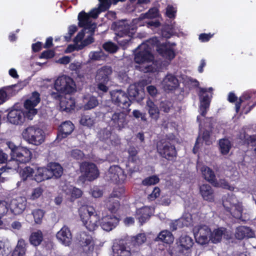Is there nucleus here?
<instances>
[{"label":"nucleus","instance_id":"obj_1","mask_svg":"<svg viewBox=\"0 0 256 256\" xmlns=\"http://www.w3.org/2000/svg\"><path fill=\"white\" fill-rule=\"evenodd\" d=\"M78 214L84 226L90 232L96 230L99 225L106 231H110L118 224L120 219L113 214L106 215L101 220L95 208L90 206H82L78 209Z\"/></svg>","mask_w":256,"mask_h":256},{"label":"nucleus","instance_id":"obj_2","mask_svg":"<svg viewBox=\"0 0 256 256\" xmlns=\"http://www.w3.org/2000/svg\"><path fill=\"white\" fill-rule=\"evenodd\" d=\"M8 148L10 150L11 159L6 163L5 169L16 170L19 166L18 162L26 164L32 158V152L26 147L17 146L11 142H6Z\"/></svg>","mask_w":256,"mask_h":256},{"label":"nucleus","instance_id":"obj_3","mask_svg":"<svg viewBox=\"0 0 256 256\" xmlns=\"http://www.w3.org/2000/svg\"><path fill=\"white\" fill-rule=\"evenodd\" d=\"M116 36L115 40L121 46H126L131 40L134 34V30L124 22H114Z\"/></svg>","mask_w":256,"mask_h":256},{"label":"nucleus","instance_id":"obj_4","mask_svg":"<svg viewBox=\"0 0 256 256\" xmlns=\"http://www.w3.org/2000/svg\"><path fill=\"white\" fill-rule=\"evenodd\" d=\"M156 148L159 154L168 160L173 161L177 156V151L173 142V138H168L167 140L158 142L156 144Z\"/></svg>","mask_w":256,"mask_h":256},{"label":"nucleus","instance_id":"obj_5","mask_svg":"<svg viewBox=\"0 0 256 256\" xmlns=\"http://www.w3.org/2000/svg\"><path fill=\"white\" fill-rule=\"evenodd\" d=\"M24 139L28 143L39 146L44 140L45 136L44 131L40 128L34 126H29L22 132Z\"/></svg>","mask_w":256,"mask_h":256},{"label":"nucleus","instance_id":"obj_6","mask_svg":"<svg viewBox=\"0 0 256 256\" xmlns=\"http://www.w3.org/2000/svg\"><path fill=\"white\" fill-rule=\"evenodd\" d=\"M54 87L56 91L62 94H70L76 91V84L74 80L66 75L58 78L55 80Z\"/></svg>","mask_w":256,"mask_h":256},{"label":"nucleus","instance_id":"obj_7","mask_svg":"<svg viewBox=\"0 0 256 256\" xmlns=\"http://www.w3.org/2000/svg\"><path fill=\"white\" fill-rule=\"evenodd\" d=\"M80 170L83 176H80V180L92 181L99 176V171L96 164L90 162H82L80 166Z\"/></svg>","mask_w":256,"mask_h":256},{"label":"nucleus","instance_id":"obj_8","mask_svg":"<svg viewBox=\"0 0 256 256\" xmlns=\"http://www.w3.org/2000/svg\"><path fill=\"white\" fill-rule=\"evenodd\" d=\"M192 238L187 235H182L177 242L176 256H190L191 248L194 244Z\"/></svg>","mask_w":256,"mask_h":256},{"label":"nucleus","instance_id":"obj_9","mask_svg":"<svg viewBox=\"0 0 256 256\" xmlns=\"http://www.w3.org/2000/svg\"><path fill=\"white\" fill-rule=\"evenodd\" d=\"M112 102L123 109H126L131 105L128 94L121 90H114L110 92Z\"/></svg>","mask_w":256,"mask_h":256},{"label":"nucleus","instance_id":"obj_10","mask_svg":"<svg viewBox=\"0 0 256 256\" xmlns=\"http://www.w3.org/2000/svg\"><path fill=\"white\" fill-rule=\"evenodd\" d=\"M154 56L151 52L150 48L146 44H141L137 48V52L134 54V60L136 63L140 64L151 62L153 60Z\"/></svg>","mask_w":256,"mask_h":256},{"label":"nucleus","instance_id":"obj_11","mask_svg":"<svg viewBox=\"0 0 256 256\" xmlns=\"http://www.w3.org/2000/svg\"><path fill=\"white\" fill-rule=\"evenodd\" d=\"M126 114L124 112H116L111 115L109 126L112 130H121L127 124Z\"/></svg>","mask_w":256,"mask_h":256},{"label":"nucleus","instance_id":"obj_12","mask_svg":"<svg viewBox=\"0 0 256 256\" xmlns=\"http://www.w3.org/2000/svg\"><path fill=\"white\" fill-rule=\"evenodd\" d=\"M130 242L124 240L115 243L112 246L114 256H132V252Z\"/></svg>","mask_w":256,"mask_h":256},{"label":"nucleus","instance_id":"obj_13","mask_svg":"<svg viewBox=\"0 0 256 256\" xmlns=\"http://www.w3.org/2000/svg\"><path fill=\"white\" fill-rule=\"evenodd\" d=\"M128 96L130 100V104L136 102H140L144 98L145 92L144 88L139 85L131 84L128 88Z\"/></svg>","mask_w":256,"mask_h":256},{"label":"nucleus","instance_id":"obj_14","mask_svg":"<svg viewBox=\"0 0 256 256\" xmlns=\"http://www.w3.org/2000/svg\"><path fill=\"white\" fill-rule=\"evenodd\" d=\"M26 200L24 198L19 197L10 201L9 208L12 213L14 215L22 213L26 208Z\"/></svg>","mask_w":256,"mask_h":256},{"label":"nucleus","instance_id":"obj_15","mask_svg":"<svg viewBox=\"0 0 256 256\" xmlns=\"http://www.w3.org/2000/svg\"><path fill=\"white\" fill-rule=\"evenodd\" d=\"M26 116L24 112L20 110H11L8 113V121L14 124L19 125L24 123Z\"/></svg>","mask_w":256,"mask_h":256},{"label":"nucleus","instance_id":"obj_16","mask_svg":"<svg viewBox=\"0 0 256 256\" xmlns=\"http://www.w3.org/2000/svg\"><path fill=\"white\" fill-rule=\"evenodd\" d=\"M211 235V230L208 227L204 226L198 228L197 232L194 234L196 242L202 245L207 244Z\"/></svg>","mask_w":256,"mask_h":256},{"label":"nucleus","instance_id":"obj_17","mask_svg":"<svg viewBox=\"0 0 256 256\" xmlns=\"http://www.w3.org/2000/svg\"><path fill=\"white\" fill-rule=\"evenodd\" d=\"M152 214V208L147 206L136 209L135 214L136 218L138 220L140 225H143Z\"/></svg>","mask_w":256,"mask_h":256},{"label":"nucleus","instance_id":"obj_18","mask_svg":"<svg viewBox=\"0 0 256 256\" xmlns=\"http://www.w3.org/2000/svg\"><path fill=\"white\" fill-rule=\"evenodd\" d=\"M162 84L164 90H174L179 86L177 78L172 74H168L163 79Z\"/></svg>","mask_w":256,"mask_h":256},{"label":"nucleus","instance_id":"obj_19","mask_svg":"<svg viewBox=\"0 0 256 256\" xmlns=\"http://www.w3.org/2000/svg\"><path fill=\"white\" fill-rule=\"evenodd\" d=\"M207 92L206 88H201L200 89L199 96L200 102V114L202 116H205L207 113V110L208 109L210 105V100L208 94L202 96V94H204Z\"/></svg>","mask_w":256,"mask_h":256},{"label":"nucleus","instance_id":"obj_20","mask_svg":"<svg viewBox=\"0 0 256 256\" xmlns=\"http://www.w3.org/2000/svg\"><path fill=\"white\" fill-rule=\"evenodd\" d=\"M80 243L84 250L86 254L94 250V244L92 236L86 232H82L80 235Z\"/></svg>","mask_w":256,"mask_h":256},{"label":"nucleus","instance_id":"obj_21","mask_svg":"<svg viewBox=\"0 0 256 256\" xmlns=\"http://www.w3.org/2000/svg\"><path fill=\"white\" fill-rule=\"evenodd\" d=\"M112 70L109 66H105L98 68L96 71L95 76L96 82H108L110 76L112 74Z\"/></svg>","mask_w":256,"mask_h":256},{"label":"nucleus","instance_id":"obj_22","mask_svg":"<svg viewBox=\"0 0 256 256\" xmlns=\"http://www.w3.org/2000/svg\"><path fill=\"white\" fill-rule=\"evenodd\" d=\"M74 128V126L70 121L63 122L58 128V132L57 135L58 138L62 140L66 138L72 133Z\"/></svg>","mask_w":256,"mask_h":256},{"label":"nucleus","instance_id":"obj_23","mask_svg":"<svg viewBox=\"0 0 256 256\" xmlns=\"http://www.w3.org/2000/svg\"><path fill=\"white\" fill-rule=\"evenodd\" d=\"M108 172L110 178L116 182H120L126 178V175L124 174V170L118 165L110 166L108 170Z\"/></svg>","mask_w":256,"mask_h":256},{"label":"nucleus","instance_id":"obj_24","mask_svg":"<svg viewBox=\"0 0 256 256\" xmlns=\"http://www.w3.org/2000/svg\"><path fill=\"white\" fill-rule=\"evenodd\" d=\"M56 236L58 240L65 246H69L72 240V235L68 227L64 226L58 231Z\"/></svg>","mask_w":256,"mask_h":256},{"label":"nucleus","instance_id":"obj_25","mask_svg":"<svg viewBox=\"0 0 256 256\" xmlns=\"http://www.w3.org/2000/svg\"><path fill=\"white\" fill-rule=\"evenodd\" d=\"M76 105L75 99L70 95L66 96L61 98L60 102V110L66 112L74 110Z\"/></svg>","mask_w":256,"mask_h":256},{"label":"nucleus","instance_id":"obj_26","mask_svg":"<svg viewBox=\"0 0 256 256\" xmlns=\"http://www.w3.org/2000/svg\"><path fill=\"white\" fill-rule=\"evenodd\" d=\"M50 179H57L61 177L63 174V168L57 162H50L47 166Z\"/></svg>","mask_w":256,"mask_h":256},{"label":"nucleus","instance_id":"obj_27","mask_svg":"<svg viewBox=\"0 0 256 256\" xmlns=\"http://www.w3.org/2000/svg\"><path fill=\"white\" fill-rule=\"evenodd\" d=\"M157 52L160 56L170 60H172L176 56L174 50L168 47L166 42L162 43L161 46H160L157 49Z\"/></svg>","mask_w":256,"mask_h":256},{"label":"nucleus","instance_id":"obj_28","mask_svg":"<svg viewBox=\"0 0 256 256\" xmlns=\"http://www.w3.org/2000/svg\"><path fill=\"white\" fill-rule=\"evenodd\" d=\"M235 236L238 240H242L244 238H254V233L249 227L240 226L236 229Z\"/></svg>","mask_w":256,"mask_h":256},{"label":"nucleus","instance_id":"obj_29","mask_svg":"<svg viewBox=\"0 0 256 256\" xmlns=\"http://www.w3.org/2000/svg\"><path fill=\"white\" fill-rule=\"evenodd\" d=\"M146 108L152 119L154 120H157L158 119L160 110L154 102L150 98L146 102Z\"/></svg>","mask_w":256,"mask_h":256},{"label":"nucleus","instance_id":"obj_30","mask_svg":"<svg viewBox=\"0 0 256 256\" xmlns=\"http://www.w3.org/2000/svg\"><path fill=\"white\" fill-rule=\"evenodd\" d=\"M250 97L249 96H244L242 97H240L238 99L236 95L233 92H229L228 97V100L230 103L236 102L235 104L236 112L238 114L240 110V108L244 99L248 100Z\"/></svg>","mask_w":256,"mask_h":256},{"label":"nucleus","instance_id":"obj_31","mask_svg":"<svg viewBox=\"0 0 256 256\" xmlns=\"http://www.w3.org/2000/svg\"><path fill=\"white\" fill-rule=\"evenodd\" d=\"M90 16L84 10L80 12L78 15V25L80 28H83L86 29H89L92 28V22L90 20Z\"/></svg>","mask_w":256,"mask_h":256},{"label":"nucleus","instance_id":"obj_32","mask_svg":"<svg viewBox=\"0 0 256 256\" xmlns=\"http://www.w3.org/2000/svg\"><path fill=\"white\" fill-rule=\"evenodd\" d=\"M200 194L203 198L209 202L214 200V190L210 186L207 184H204L200 186Z\"/></svg>","mask_w":256,"mask_h":256},{"label":"nucleus","instance_id":"obj_33","mask_svg":"<svg viewBox=\"0 0 256 256\" xmlns=\"http://www.w3.org/2000/svg\"><path fill=\"white\" fill-rule=\"evenodd\" d=\"M28 244L24 239H19L14 250L12 254V256H24L26 251Z\"/></svg>","mask_w":256,"mask_h":256},{"label":"nucleus","instance_id":"obj_34","mask_svg":"<svg viewBox=\"0 0 256 256\" xmlns=\"http://www.w3.org/2000/svg\"><path fill=\"white\" fill-rule=\"evenodd\" d=\"M237 202L236 198L233 194H228L222 198V205L226 212L232 211L233 206Z\"/></svg>","mask_w":256,"mask_h":256},{"label":"nucleus","instance_id":"obj_35","mask_svg":"<svg viewBox=\"0 0 256 256\" xmlns=\"http://www.w3.org/2000/svg\"><path fill=\"white\" fill-rule=\"evenodd\" d=\"M44 240L42 232L40 230L32 232L29 237V242L34 246H40Z\"/></svg>","mask_w":256,"mask_h":256},{"label":"nucleus","instance_id":"obj_36","mask_svg":"<svg viewBox=\"0 0 256 256\" xmlns=\"http://www.w3.org/2000/svg\"><path fill=\"white\" fill-rule=\"evenodd\" d=\"M47 168H38L34 176V180L38 182H40L46 180L50 179Z\"/></svg>","mask_w":256,"mask_h":256},{"label":"nucleus","instance_id":"obj_37","mask_svg":"<svg viewBox=\"0 0 256 256\" xmlns=\"http://www.w3.org/2000/svg\"><path fill=\"white\" fill-rule=\"evenodd\" d=\"M36 105L32 102L30 99L26 100L24 103V108L28 110V112H24L26 118L29 120H32L33 116L38 112L37 110L34 108Z\"/></svg>","mask_w":256,"mask_h":256},{"label":"nucleus","instance_id":"obj_38","mask_svg":"<svg viewBox=\"0 0 256 256\" xmlns=\"http://www.w3.org/2000/svg\"><path fill=\"white\" fill-rule=\"evenodd\" d=\"M156 239L158 240H160L166 244H170L173 242L174 237L170 231L164 230L160 232Z\"/></svg>","mask_w":256,"mask_h":256},{"label":"nucleus","instance_id":"obj_39","mask_svg":"<svg viewBox=\"0 0 256 256\" xmlns=\"http://www.w3.org/2000/svg\"><path fill=\"white\" fill-rule=\"evenodd\" d=\"M202 173L206 180L212 184L216 182V176L214 172L207 166H203L201 168Z\"/></svg>","mask_w":256,"mask_h":256},{"label":"nucleus","instance_id":"obj_40","mask_svg":"<svg viewBox=\"0 0 256 256\" xmlns=\"http://www.w3.org/2000/svg\"><path fill=\"white\" fill-rule=\"evenodd\" d=\"M127 152L128 155V160L129 162L134 164H139L140 162V159L138 156V150L135 146H130L128 148Z\"/></svg>","mask_w":256,"mask_h":256},{"label":"nucleus","instance_id":"obj_41","mask_svg":"<svg viewBox=\"0 0 256 256\" xmlns=\"http://www.w3.org/2000/svg\"><path fill=\"white\" fill-rule=\"evenodd\" d=\"M219 149L222 155L228 154L232 148L231 142L228 138H222L219 140Z\"/></svg>","mask_w":256,"mask_h":256},{"label":"nucleus","instance_id":"obj_42","mask_svg":"<svg viewBox=\"0 0 256 256\" xmlns=\"http://www.w3.org/2000/svg\"><path fill=\"white\" fill-rule=\"evenodd\" d=\"M34 173V170L31 167L27 166L20 171V174L22 180L25 181L28 178H31Z\"/></svg>","mask_w":256,"mask_h":256},{"label":"nucleus","instance_id":"obj_43","mask_svg":"<svg viewBox=\"0 0 256 256\" xmlns=\"http://www.w3.org/2000/svg\"><path fill=\"white\" fill-rule=\"evenodd\" d=\"M106 208L112 213L116 214L120 208V204L118 200L110 198L106 204Z\"/></svg>","mask_w":256,"mask_h":256},{"label":"nucleus","instance_id":"obj_44","mask_svg":"<svg viewBox=\"0 0 256 256\" xmlns=\"http://www.w3.org/2000/svg\"><path fill=\"white\" fill-rule=\"evenodd\" d=\"M146 238L144 234H138L136 236H134L132 238L131 241H129L130 242V246L134 245V246H140L144 243L146 241Z\"/></svg>","mask_w":256,"mask_h":256},{"label":"nucleus","instance_id":"obj_45","mask_svg":"<svg viewBox=\"0 0 256 256\" xmlns=\"http://www.w3.org/2000/svg\"><path fill=\"white\" fill-rule=\"evenodd\" d=\"M243 208L242 206L237 202L232 208V210L230 212L231 215L236 219H240L242 217Z\"/></svg>","mask_w":256,"mask_h":256},{"label":"nucleus","instance_id":"obj_46","mask_svg":"<svg viewBox=\"0 0 256 256\" xmlns=\"http://www.w3.org/2000/svg\"><path fill=\"white\" fill-rule=\"evenodd\" d=\"M226 229L223 228H218L214 230L213 233L212 234V240L214 243H218L220 242L222 238V235L225 232Z\"/></svg>","mask_w":256,"mask_h":256},{"label":"nucleus","instance_id":"obj_47","mask_svg":"<svg viewBox=\"0 0 256 256\" xmlns=\"http://www.w3.org/2000/svg\"><path fill=\"white\" fill-rule=\"evenodd\" d=\"M160 178L156 175H152L144 178L142 184L144 186L154 185L158 183Z\"/></svg>","mask_w":256,"mask_h":256},{"label":"nucleus","instance_id":"obj_48","mask_svg":"<svg viewBox=\"0 0 256 256\" xmlns=\"http://www.w3.org/2000/svg\"><path fill=\"white\" fill-rule=\"evenodd\" d=\"M142 44H147L148 47L150 48V51L152 50V48H154V47H156V50L157 51V49H158L159 46H161L162 44L160 43L158 38L154 36L150 38L147 40L146 42L142 43Z\"/></svg>","mask_w":256,"mask_h":256},{"label":"nucleus","instance_id":"obj_49","mask_svg":"<svg viewBox=\"0 0 256 256\" xmlns=\"http://www.w3.org/2000/svg\"><path fill=\"white\" fill-rule=\"evenodd\" d=\"M32 214L36 224H40L42 222L44 212L41 209H36L32 211Z\"/></svg>","mask_w":256,"mask_h":256},{"label":"nucleus","instance_id":"obj_50","mask_svg":"<svg viewBox=\"0 0 256 256\" xmlns=\"http://www.w3.org/2000/svg\"><path fill=\"white\" fill-rule=\"evenodd\" d=\"M182 227L190 226L192 224V216L190 214H186L179 218Z\"/></svg>","mask_w":256,"mask_h":256},{"label":"nucleus","instance_id":"obj_51","mask_svg":"<svg viewBox=\"0 0 256 256\" xmlns=\"http://www.w3.org/2000/svg\"><path fill=\"white\" fill-rule=\"evenodd\" d=\"M102 47L106 51L112 54L116 52L118 49V46L112 42H105Z\"/></svg>","mask_w":256,"mask_h":256},{"label":"nucleus","instance_id":"obj_52","mask_svg":"<svg viewBox=\"0 0 256 256\" xmlns=\"http://www.w3.org/2000/svg\"><path fill=\"white\" fill-rule=\"evenodd\" d=\"M172 106L173 104L170 101L168 100H162L160 104V110L165 113H168Z\"/></svg>","mask_w":256,"mask_h":256},{"label":"nucleus","instance_id":"obj_53","mask_svg":"<svg viewBox=\"0 0 256 256\" xmlns=\"http://www.w3.org/2000/svg\"><path fill=\"white\" fill-rule=\"evenodd\" d=\"M9 204L5 200H0V218H2L8 212Z\"/></svg>","mask_w":256,"mask_h":256},{"label":"nucleus","instance_id":"obj_54","mask_svg":"<svg viewBox=\"0 0 256 256\" xmlns=\"http://www.w3.org/2000/svg\"><path fill=\"white\" fill-rule=\"evenodd\" d=\"M98 101L94 96L90 97L87 103L84 105V108L86 110H90L94 108L98 105Z\"/></svg>","mask_w":256,"mask_h":256},{"label":"nucleus","instance_id":"obj_55","mask_svg":"<svg viewBox=\"0 0 256 256\" xmlns=\"http://www.w3.org/2000/svg\"><path fill=\"white\" fill-rule=\"evenodd\" d=\"M94 42V38L92 36H89L83 40L80 44L76 45L77 50H82L86 46H87Z\"/></svg>","mask_w":256,"mask_h":256},{"label":"nucleus","instance_id":"obj_56","mask_svg":"<svg viewBox=\"0 0 256 256\" xmlns=\"http://www.w3.org/2000/svg\"><path fill=\"white\" fill-rule=\"evenodd\" d=\"M98 6L100 8L101 10L104 12L109 9L112 4H113L112 0H98Z\"/></svg>","mask_w":256,"mask_h":256},{"label":"nucleus","instance_id":"obj_57","mask_svg":"<svg viewBox=\"0 0 256 256\" xmlns=\"http://www.w3.org/2000/svg\"><path fill=\"white\" fill-rule=\"evenodd\" d=\"M218 187L228 190H232L233 187L231 186L228 182L225 179H220L219 180L214 182Z\"/></svg>","mask_w":256,"mask_h":256},{"label":"nucleus","instance_id":"obj_58","mask_svg":"<svg viewBox=\"0 0 256 256\" xmlns=\"http://www.w3.org/2000/svg\"><path fill=\"white\" fill-rule=\"evenodd\" d=\"M80 123L83 126H90L94 122L93 120L89 116L82 115L80 120Z\"/></svg>","mask_w":256,"mask_h":256},{"label":"nucleus","instance_id":"obj_59","mask_svg":"<svg viewBox=\"0 0 256 256\" xmlns=\"http://www.w3.org/2000/svg\"><path fill=\"white\" fill-rule=\"evenodd\" d=\"M146 18H156L158 16V10L156 8H150L145 14Z\"/></svg>","mask_w":256,"mask_h":256},{"label":"nucleus","instance_id":"obj_60","mask_svg":"<svg viewBox=\"0 0 256 256\" xmlns=\"http://www.w3.org/2000/svg\"><path fill=\"white\" fill-rule=\"evenodd\" d=\"M176 10L170 5H168L166 8V14L167 17L170 18H174L176 16Z\"/></svg>","mask_w":256,"mask_h":256},{"label":"nucleus","instance_id":"obj_61","mask_svg":"<svg viewBox=\"0 0 256 256\" xmlns=\"http://www.w3.org/2000/svg\"><path fill=\"white\" fill-rule=\"evenodd\" d=\"M71 156L76 160H82L84 158V154L82 151L76 149L71 152Z\"/></svg>","mask_w":256,"mask_h":256},{"label":"nucleus","instance_id":"obj_62","mask_svg":"<svg viewBox=\"0 0 256 256\" xmlns=\"http://www.w3.org/2000/svg\"><path fill=\"white\" fill-rule=\"evenodd\" d=\"M100 138L102 141H106L110 138L112 131L108 128H104L100 133Z\"/></svg>","mask_w":256,"mask_h":256},{"label":"nucleus","instance_id":"obj_63","mask_svg":"<svg viewBox=\"0 0 256 256\" xmlns=\"http://www.w3.org/2000/svg\"><path fill=\"white\" fill-rule=\"evenodd\" d=\"M44 192L43 189L41 187H38L34 189L30 198L34 200L40 198Z\"/></svg>","mask_w":256,"mask_h":256},{"label":"nucleus","instance_id":"obj_64","mask_svg":"<svg viewBox=\"0 0 256 256\" xmlns=\"http://www.w3.org/2000/svg\"><path fill=\"white\" fill-rule=\"evenodd\" d=\"M54 52L52 50H48L42 52L40 56V58L48 59L54 57Z\"/></svg>","mask_w":256,"mask_h":256}]
</instances>
